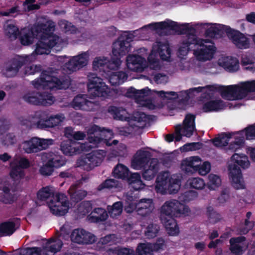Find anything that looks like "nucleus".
Returning <instances> with one entry per match:
<instances>
[{
	"label": "nucleus",
	"instance_id": "f257e3e1",
	"mask_svg": "<svg viewBox=\"0 0 255 255\" xmlns=\"http://www.w3.org/2000/svg\"><path fill=\"white\" fill-rule=\"evenodd\" d=\"M147 28L155 31L168 30L174 31L179 34H187V38L182 42L178 50L179 54L183 56L186 55L189 51H194L199 41L195 34V29L190 26L189 23L179 25L177 22L167 19L165 21L152 22L144 25V29Z\"/></svg>",
	"mask_w": 255,
	"mask_h": 255
},
{
	"label": "nucleus",
	"instance_id": "f03ea898",
	"mask_svg": "<svg viewBox=\"0 0 255 255\" xmlns=\"http://www.w3.org/2000/svg\"><path fill=\"white\" fill-rule=\"evenodd\" d=\"M188 207L177 200L166 201L160 210V219L168 233L171 236L177 235L179 229L174 217L188 212Z\"/></svg>",
	"mask_w": 255,
	"mask_h": 255
},
{
	"label": "nucleus",
	"instance_id": "7ed1b4c3",
	"mask_svg": "<svg viewBox=\"0 0 255 255\" xmlns=\"http://www.w3.org/2000/svg\"><path fill=\"white\" fill-rule=\"evenodd\" d=\"M55 27L54 23L51 21L38 23L34 26L33 32L39 38L35 50L36 54H49L50 49L60 42L59 36L52 34Z\"/></svg>",
	"mask_w": 255,
	"mask_h": 255
},
{
	"label": "nucleus",
	"instance_id": "20e7f679",
	"mask_svg": "<svg viewBox=\"0 0 255 255\" xmlns=\"http://www.w3.org/2000/svg\"><path fill=\"white\" fill-rule=\"evenodd\" d=\"M231 161L228 166L229 176L233 187L236 189H244L245 185L240 168L246 169L250 166L247 156L244 154L234 153L231 157Z\"/></svg>",
	"mask_w": 255,
	"mask_h": 255
},
{
	"label": "nucleus",
	"instance_id": "39448f33",
	"mask_svg": "<svg viewBox=\"0 0 255 255\" xmlns=\"http://www.w3.org/2000/svg\"><path fill=\"white\" fill-rule=\"evenodd\" d=\"M56 70L51 69L43 71L39 78L32 81L34 87L37 90L42 89H65L69 87V82L68 80H60L55 77L54 74L57 73Z\"/></svg>",
	"mask_w": 255,
	"mask_h": 255
},
{
	"label": "nucleus",
	"instance_id": "423d86ee",
	"mask_svg": "<svg viewBox=\"0 0 255 255\" xmlns=\"http://www.w3.org/2000/svg\"><path fill=\"white\" fill-rule=\"evenodd\" d=\"M105 156L104 150H95L79 157L76 161V166L81 167L86 171H90L99 166Z\"/></svg>",
	"mask_w": 255,
	"mask_h": 255
},
{
	"label": "nucleus",
	"instance_id": "0eeeda50",
	"mask_svg": "<svg viewBox=\"0 0 255 255\" xmlns=\"http://www.w3.org/2000/svg\"><path fill=\"white\" fill-rule=\"evenodd\" d=\"M208 91L219 92L221 97L226 100H239L243 99L241 85H232L227 86L218 85H207Z\"/></svg>",
	"mask_w": 255,
	"mask_h": 255
},
{
	"label": "nucleus",
	"instance_id": "6e6552de",
	"mask_svg": "<svg viewBox=\"0 0 255 255\" xmlns=\"http://www.w3.org/2000/svg\"><path fill=\"white\" fill-rule=\"evenodd\" d=\"M175 176H171L170 173L167 171L159 174L156 178L155 190L157 193L162 194L166 192L168 189L171 190V188L174 185L179 186L180 181Z\"/></svg>",
	"mask_w": 255,
	"mask_h": 255
},
{
	"label": "nucleus",
	"instance_id": "1a4fd4ad",
	"mask_svg": "<svg viewBox=\"0 0 255 255\" xmlns=\"http://www.w3.org/2000/svg\"><path fill=\"white\" fill-rule=\"evenodd\" d=\"M48 206L53 214L62 216L67 212L70 203L63 194H57L48 202Z\"/></svg>",
	"mask_w": 255,
	"mask_h": 255
},
{
	"label": "nucleus",
	"instance_id": "9d476101",
	"mask_svg": "<svg viewBox=\"0 0 255 255\" xmlns=\"http://www.w3.org/2000/svg\"><path fill=\"white\" fill-rule=\"evenodd\" d=\"M197 40L199 41L193 52L197 59L200 61L212 59L216 50L215 46L213 45H205L204 43L207 42L203 39L197 37Z\"/></svg>",
	"mask_w": 255,
	"mask_h": 255
},
{
	"label": "nucleus",
	"instance_id": "9b49d317",
	"mask_svg": "<svg viewBox=\"0 0 255 255\" xmlns=\"http://www.w3.org/2000/svg\"><path fill=\"white\" fill-rule=\"evenodd\" d=\"M132 34L125 33L122 35L113 44L112 52L116 57H120L127 53L130 49V42L132 41Z\"/></svg>",
	"mask_w": 255,
	"mask_h": 255
},
{
	"label": "nucleus",
	"instance_id": "f8f14e48",
	"mask_svg": "<svg viewBox=\"0 0 255 255\" xmlns=\"http://www.w3.org/2000/svg\"><path fill=\"white\" fill-rule=\"evenodd\" d=\"M224 30L227 35L237 47L239 49H247L250 47V40L243 33L239 30L232 29L229 26H224Z\"/></svg>",
	"mask_w": 255,
	"mask_h": 255
},
{
	"label": "nucleus",
	"instance_id": "ddd939ff",
	"mask_svg": "<svg viewBox=\"0 0 255 255\" xmlns=\"http://www.w3.org/2000/svg\"><path fill=\"white\" fill-rule=\"evenodd\" d=\"M49 140L33 137L23 143V149L27 153H36L46 149L49 145Z\"/></svg>",
	"mask_w": 255,
	"mask_h": 255
},
{
	"label": "nucleus",
	"instance_id": "4468645a",
	"mask_svg": "<svg viewBox=\"0 0 255 255\" xmlns=\"http://www.w3.org/2000/svg\"><path fill=\"white\" fill-rule=\"evenodd\" d=\"M71 241L79 244H90L96 241V237L83 229H75L71 235Z\"/></svg>",
	"mask_w": 255,
	"mask_h": 255
},
{
	"label": "nucleus",
	"instance_id": "2eb2a0df",
	"mask_svg": "<svg viewBox=\"0 0 255 255\" xmlns=\"http://www.w3.org/2000/svg\"><path fill=\"white\" fill-rule=\"evenodd\" d=\"M88 60L89 54L87 52H84L77 56L73 57L65 63L64 66L69 71L73 72L86 66Z\"/></svg>",
	"mask_w": 255,
	"mask_h": 255
},
{
	"label": "nucleus",
	"instance_id": "dca6fc26",
	"mask_svg": "<svg viewBox=\"0 0 255 255\" xmlns=\"http://www.w3.org/2000/svg\"><path fill=\"white\" fill-rule=\"evenodd\" d=\"M25 59L23 57H17L13 59L7 64L3 71L6 77H9L14 76L23 64H25Z\"/></svg>",
	"mask_w": 255,
	"mask_h": 255
},
{
	"label": "nucleus",
	"instance_id": "f3484780",
	"mask_svg": "<svg viewBox=\"0 0 255 255\" xmlns=\"http://www.w3.org/2000/svg\"><path fill=\"white\" fill-rule=\"evenodd\" d=\"M62 245L60 239H51L45 243L42 249H40L41 255H54L60 250Z\"/></svg>",
	"mask_w": 255,
	"mask_h": 255
},
{
	"label": "nucleus",
	"instance_id": "a211bd4d",
	"mask_svg": "<svg viewBox=\"0 0 255 255\" xmlns=\"http://www.w3.org/2000/svg\"><path fill=\"white\" fill-rule=\"evenodd\" d=\"M80 183L77 182L72 184L68 190L71 202L75 204L84 199L87 195V191L83 189H78ZM72 205V203H70Z\"/></svg>",
	"mask_w": 255,
	"mask_h": 255
},
{
	"label": "nucleus",
	"instance_id": "6ab92c4d",
	"mask_svg": "<svg viewBox=\"0 0 255 255\" xmlns=\"http://www.w3.org/2000/svg\"><path fill=\"white\" fill-rule=\"evenodd\" d=\"M127 64L128 68L136 72L143 71V59L139 55H129L127 57Z\"/></svg>",
	"mask_w": 255,
	"mask_h": 255
},
{
	"label": "nucleus",
	"instance_id": "aec40b11",
	"mask_svg": "<svg viewBox=\"0 0 255 255\" xmlns=\"http://www.w3.org/2000/svg\"><path fill=\"white\" fill-rule=\"evenodd\" d=\"M61 150L63 152L68 155H72L74 154L80 153L81 150L88 151L86 149L85 144L77 146L76 143H72L70 140L63 141L60 145Z\"/></svg>",
	"mask_w": 255,
	"mask_h": 255
},
{
	"label": "nucleus",
	"instance_id": "412c9836",
	"mask_svg": "<svg viewBox=\"0 0 255 255\" xmlns=\"http://www.w3.org/2000/svg\"><path fill=\"white\" fill-rule=\"evenodd\" d=\"M147 152L144 150V159L146 157ZM159 168V162L156 158H153L150 161L148 168L146 169V164L144 163V180H150L157 174Z\"/></svg>",
	"mask_w": 255,
	"mask_h": 255
},
{
	"label": "nucleus",
	"instance_id": "4be33fe9",
	"mask_svg": "<svg viewBox=\"0 0 255 255\" xmlns=\"http://www.w3.org/2000/svg\"><path fill=\"white\" fill-rule=\"evenodd\" d=\"M195 115L189 113L187 114L183 121V135L187 137H191L195 129Z\"/></svg>",
	"mask_w": 255,
	"mask_h": 255
},
{
	"label": "nucleus",
	"instance_id": "5701e85b",
	"mask_svg": "<svg viewBox=\"0 0 255 255\" xmlns=\"http://www.w3.org/2000/svg\"><path fill=\"white\" fill-rule=\"evenodd\" d=\"M156 53L163 61H168L171 57V50L167 41L163 42L158 41L157 42Z\"/></svg>",
	"mask_w": 255,
	"mask_h": 255
},
{
	"label": "nucleus",
	"instance_id": "b1692460",
	"mask_svg": "<svg viewBox=\"0 0 255 255\" xmlns=\"http://www.w3.org/2000/svg\"><path fill=\"white\" fill-rule=\"evenodd\" d=\"M11 188V185L9 182L4 183L1 189L0 190V202L4 204H11L13 202L14 197L10 192Z\"/></svg>",
	"mask_w": 255,
	"mask_h": 255
},
{
	"label": "nucleus",
	"instance_id": "393cba45",
	"mask_svg": "<svg viewBox=\"0 0 255 255\" xmlns=\"http://www.w3.org/2000/svg\"><path fill=\"white\" fill-rule=\"evenodd\" d=\"M104 130V128L101 129L100 127L96 125L90 128L87 130V133L89 135L90 142L97 143L104 139L103 131Z\"/></svg>",
	"mask_w": 255,
	"mask_h": 255
},
{
	"label": "nucleus",
	"instance_id": "a878e982",
	"mask_svg": "<svg viewBox=\"0 0 255 255\" xmlns=\"http://www.w3.org/2000/svg\"><path fill=\"white\" fill-rule=\"evenodd\" d=\"M225 107L224 102L221 99L210 100L205 103L203 105L202 110L205 113L218 111Z\"/></svg>",
	"mask_w": 255,
	"mask_h": 255
},
{
	"label": "nucleus",
	"instance_id": "bb28decb",
	"mask_svg": "<svg viewBox=\"0 0 255 255\" xmlns=\"http://www.w3.org/2000/svg\"><path fill=\"white\" fill-rule=\"evenodd\" d=\"M126 95L128 97L134 100L139 107L143 106V90H136L134 88L128 89Z\"/></svg>",
	"mask_w": 255,
	"mask_h": 255
},
{
	"label": "nucleus",
	"instance_id": "cd10ccee",
	"mask_svg": "<svg viewBox=\"0 0 255 255\" xmlns=\"http://www.w3.org/2000/svg\"><path fill=\"white\" fill-rule=\"evenodd\" d=\"M128 74L123 71L112 73L109 76V82L113 86H118L123 83L128 78Z\"/></svg>",
	"mask_w": 255,
	"mask_h": 255
},
{
	"label": "nucleus",
	"instance_id": "c85d7f7f",
	"mask_svg": "<svg viewBox=\"0 0 255 255\" xmlns=\"http://www.w3.org/2000/svg\"><path fill=\"white\" fill-rule=\"evenodd\" d=\"M231 137L232 134L230 133H222L218 137L212 139V143L217 147L225 146L228 145Z\"/></svg>",
	"mask_w": 255,
	"mask_h": 255
},
{
	"label": "nucleus",
	"instance_id": "c756f323",
	"mask_svg": "<svg viewBox=\"0 0 255 255\" xmlns=\"http://www.w3.org/2000/svg\"><path fill=\"white\" fill-rule=\"evenodd\" d=\"M39 105L48 106L55 101L54 97L51 93L46 92H39Z\"/></svg>",
	"mask_w": 255,
	"mask_h": 255
},
{
	"label": "nucleus",
	"instance_id": "7c9ffc66",
	"mask_svg": "<svg viewBox=\"0 0 255 255\" xmlns=\"http://www.w3.org/2000/svg\"><path fill=\"white\" fill-rule=\"evenodd\" d=\"M15 224L12 222H6L0 225V236H9L15 230Z\"/></svg>",
	"mask_w": 255,
	"mask_h": 255
},
{
	"label": "nucleus",
	"instance_id": "2f4dec72",
	"mask_svg": "<svg viewBox=\"0 0 255 255\" xmlns=\"http://www.w3.org/2000/svg\"><path fill=\"white\" fill-rule=\"evenodd\" d=\"M224 68L229 72H236L239 68V61L237 58H227L224 62Z\"/></svg>",
	"mask_w": 255,
	"mask_h": 255
},
{
	"label": "nucleus",
	"instance_id": "473e14b6",
	"mask_svg": "<svg viewBox=\"0 0 255 255\" xmlns=\"http://www.w3.org/2000/svg\"><path fill=\"white\" fill-rule=\"evenodd\" d=\"M123 205L122 202H117L112 206L107 207V211L112 218H116L121 215L123 212Z\"/></svg>",
	"mask_w": 255,
	"mask_h": 255
},
{
	"label": "nucleus",
	"instance_id": "72a5a7b5",
	"mask_svg": "<svg viewBox=\"0 0 255 255\" xmlns=\"http://www.w3.org/2000/svg\"><path fill=\"white\" fill-rule=\"evenodd\" d=\"M5 34L11 40L15 39L19 34L18 28L14 24L6 22L4 25Z\"/></svg>",
	"mask_w": 255,
	"mask_h": 255
},
{
	"label": "nucleus",
	"instance_id": "f704fd0d",
	"mask_svg": "<svg viewBox=\"0 0 255 255\" xmlns=\"http://www.w3.org/2000/svg\"><path fill=\"white\" fill-rule=\"evenodd\" d=\"M206 214L210 223L213 224L219 222L222 219L221 214L211 206L207 208Z\"/></svg>",
	"mask_w": 255,
	"mask_h": 255
},
{
	"label": "nucleus",
	"instance_id": "c9c22d12",
	"mask_svg": "<svg viewBox=\"0 0 255 255\" xmlns=\"http://www.w3.org/2000/svg\"><path fill=\"white\" fill-rule=\"evenodd\" d=\"M128 169L122 164H118L113 172V176L118 178L125 179L128 177Z\"/></svg>",
	"mask_w": 255,
	"mask_h": 255
},
{
	"label": "nucleus",
	"instance_id": "e433bc0d",
	"mask_svg": "<svg viewBox=\"0 0 255 255\" xmlns=\"http://www.w3.org/2000/svg\"><path fill=\"white\" fill-rule=\"evenodd\" d=\"M240 85L243 98H245L248 93L255 92V80L242 82Z\"/></svg>",
	"mask_w": 255,
	"mask_h": 255
},
{
	"label": "nucleus",
	"instance_id": "4c0bfd02",
	"mask_svg": "<svg viewBox=\"0 0 255 255\" xmlns=\"http://www.w3.org/2000/svg\"><path fill=\"white\" fill-rule=\"evenodd\" d=\"M132 166L136 169L141 168L143 166V150H138L133 156L131 163Z\"/></svg>",
	"mask_w": 255,
	"mask_h": 255
},
{
	"label": "nucleus",
	"instance_id": "58836bf2",
	"mask_svg": "<svg viewBox=\"0 0 255 255\" xmlns=\"http://www.w3.org/2000/svg\"><path fill=\"white\" fill-rule=\"evenodd\" d=\"M88 87L89 91L91 90H93L96 86H98L100 84L104 83L103 80L98 77L95 73H90L88 75Z\"/></svg>",
	"mask_w": 255,
	"mask_h": 255
},
{
	"label": "nucleus",
	"instance_id": "ea45409f",
	"mask_svg": "<svg viewBox=\"0 0 255 255\" xmlns=\"http://www.w3.org/2000/svg\"><path fill=\"white\" fill-rule=\"evenodd\" d=\"M36 116L39 118V128H46L47 126H49V121L48 114L45 111H37L36 112Z\"/></svg>",
	"mask_w": 255,
	"mask_h": 255
},
{
	"label": "nucleus",
	"instance_id": "a19ab883",
	"mask_svg": "<svg viewBox=\"0 0 255 255\" xmlns=\"http://www.w3.org/2000/svg\"><path fill=\"white\" fill-rule=\"evenodd\" d=\"M40 253V248H31L15 250L12 255H41Z\"/></svg>",
	"mask_w": 255,
	"mask_h": 255
},
{
	"label": "nucleus",
	"instance_id": "79ce46f5",
	"mask_svg": "<svg viewBox=\"0 0 255 255\" xmlns=\"http://www.w3.org/2000/svg\"><path fill=\"white\" fill-rule=\"evenodd\" d=\"M187 183L190 188L197 190H201L205 186L204 181L199 177H194L189 178L187 181Z\"/></svg>",
	"mask_w": 255,
	"mask_h": 255
},
{
	"label": "nucleus",
	"instance_id": "37998d69",
	"mask_svg": "<svg viewBox=\"0 0 255 255\" xmlns=\"http://www.w3.org/2000/svg\"><path fill=\"white\" fill-rule=\"evenodd\" d=\"M108 90V86L104 82L96 86L93 90H91L89 92L95 97H104L107 94Z\"/></svg>",
	"mask_w": 255,
	"mask_h": 255
},
{
	"label": "nucleus",
	"instance_id": "c03bdc74",
	"mask_svg": "<svg viewBox=\"0 0 255 255\" xmlns=\"http://www.w3.org/2000/svg\"><path fill=\"white\" fill-rule=\"evenodd\" d=\"M10 166L11 169L9 174L14 181H18L24 177V171L21 168L14 165H10Z\"/></svg>",
	"mask_w": 255,
	"mask_h": 255
},
{
	"label": "nucleus",
	"instance_id": "a18cd8bd",
	"mask_svg": "<svg viewBox=\"0 0 255 255\" xmlns=\"http://www.w3.org/2000/svg\"><path fill=\"white\" fill-rule=\"evenodd\" d=\"M159 227L155 224H149L144 231V236L147 239H152L156 237L159 231Z\"/></svg>",
	"mask_w": 255,
	"mask_h": 255
},
{
	"label": "nucleus",
	"instance_id": "49530a36",
	"mask_svg": "<svg viewBox=\"0 0 255 255\" xmlns=\"http://www.w3.org/2000/svg\"><path fill=\"white\" fill-rule=\"evenodd\" d=\"M126 178L127 179V180L129 184H134L133 185V188L135 190H138L140 189V186L138 187L135 185L137 184L140 186L142 185V181L140 180V176L138 173H134L129 174V173L128 172V177H126Z\"/></svg>",
	"mask_w": 255,
	"mask_h": 255
},
{
	"label": "nucleus",
	"instance_id": "de8ad7c7",
	"mask_svg": "<svg viewBox=\"0 0 255 255\" xmlns=\"http://www.w3.org/2000/svg\"><path fill=\"white\" fill-rule=\"evenodd\" d=\"M37 198L40 200H45L50 197L53 198V191L48 186L43 187L37 194Z\"/></svg>",
	"mask_w": 255,
	"mask_h": 255
},
{
	"label": "nucleus",
	"instance_id": "09e8293b",
	"mask_svg": "<svg viewBox=\"0 0 255 255\" xmlns=\"http://www.w3.org/2000/svg\"><path fill=\"white\" fill-rule=\"evenodd\" d=\"M208 188L210 190H215L216 188L218 187L221 183V180L220 177L217 175L210 174L208 176Z\"/></svg>",
	"mask_w": 255,
	"mask_h": 255
},
{
	"label": "nucleus",
	"instance_id": "8fccbe9b",
	"mask_svg": "<svg viewBox=\"0 0 255 255\" xmlns=\"http://www.w3.org/2000/svg\"><path fill=\"white\" fill-rule=\"evenodd\" d=\"M201 162V158L198 156H192L190 157L189 160L186 161V171L188 172L187 169L192 168L193 171L196 172V169L199 168V165Z\"/></svg>",
	"mask_w": 255,
	"mask_h": 255
},
{
	"label": "nucleus",
	"instance_id": "3c124183",
	"mask_svg": "<svg viewBox=\"0 0 255 255\" xmlns=\"http://www.w3.org/2000/svg\"><path fill=\"white\" fill-rule=\"evenodd\" d=\"M198 196V193L194 191L189 190L185 192L179 197V199L180 201L186 203L194 200Z\"/></svg>",
	"mask_w": 255,
	"mask_h": 255
},
{
	"label": "nucleus",
	"instance_id": "603ef678",
	"mask_svg": "<svg viewBox=\"0 0 255 255\" xmlns=\"http://www.w3.org/2000/svg\"><path fill=\"white\" fill-rule=\"evenodd\" d=\"M150 249L155 252H157L160 250H163L166 246L165 240L162 238H158L157 239L156 242L153 244L145 243Z\"/></svg>",
	"mask_w": 255,
	"mask_h": 255
},
{
	"label": "nucleus",
	"instance_id": "864d4df0",
	"mask_svg": "<svg viewBox=\"0 0 255 255\" xmlns=\"http://www.w3.org/2000/svg\"><path fill=\"white\" fill-rule=\"evenodd\" d=\"M223 31L219 27L214 26H211L205 31V34L207 37L215 38L220 37L222 35Z\"/></svg>",
	"mask_w": 255,
	"mask_h": 255
},
{
	"label": "nucleus",
	"instance_id": "5fc2aeb1",
	"mask_svg": "<svg viewBox=\"0 0 255 255\" xmlns=\"http://www.w3.org/2000/svg\"><path fill=\"white\" fill-rule=\"evenodd\" d=\"M39 92H28L23 96L26 102L35 105H39Z\"/></svg>",
	"mask_w": 255,
	"mask_h": 255
},
{
	"label": "nucleus",
	"instance_id": "6e6d98bb",
	"mask_svg": "<svg viewBox=\"0 0 255 255\" xmlns=\"http://www.w3.org/2000/svg\"><path fill=\"white\" fill-rule=\"evenodd\" d=\"M34 28H33L32 31H28V32H23L21 34L20 36V42L23 45H28L31 44L33 42V37L32 34L36 35V33L33 32Z\"/></svg>",
	"mask_w": 255,
	"mask_h": 255
},
{
	"label": "nucleus",
	"instance_id": "4d7b16f0",
	"mask_svg": "<svg viewBox=\"0 0 255 255\" xmlns=\"http://www.w3.org/2000/svg\"><path fill=\"white\" fill-rule=\"evenodd\" d=\"M143 113L142 112H135L133 113L131 117L130 122H135L133 124L134 126L142 128L143 127L142 122L143 120Z\"/></svg>",
	"mask_w": 255,
	"mask_h": 255
},
{
	"label": "nucleus",
	"instance_id": "13d9d810",
	"mask_svg": "<svg viewBox=\"0 0 255 255\" xmlns=\"http://www.w3.org/2000/svg\"><path fill=\"white\" fill-rule=\"evenodd\" d=\"M89 101L86 99L85 95H78L75 97L73 101V106L75 109H81Z\"/></svg>",
	"mask_w": 255,
	"mask_h": 255
},
{
	"label": "nucleus",
	"instance_id": "bf43d9fd",
	"mask_svg": "<svg viewBox=\"0 0 255 255\" xmlns=\"http://www.w3.org/2000/svg\"><path fill=\"white\" fill-rule=\"evenodd\" d=\"M92 209L90 201H85L81 203L78 208L79 213L82 215H86L89 213Z\"/></svg>",
	"mask_w": 255,
	"mask_h": 255
},
{
	"label": "nucleus",
	"instance_id": "052dcab7",
	"mask_svg": "<svg viewBox=\"0 0 255 255\" xmlns=\"http://www.w3.org/2000/svg\"><path fill=\"white\" fill-rule=\"evenodd\" d=\"M109 59L106 57H98L96 58L93 62V68L95 70H98L101 67L107 65Z\"/></svg>",
	"mask_w": 255,
	"mask_h": 255
},
{
	"label": "nucleus",
	"instance_id": "680f3d73",
	"mask_svg": "<svg viewBox=\"0 0 255 255\" xmlns=\"http://www.w3.org/2000/svg\"><path fill=\"white\" fill-rule=\"evenodd\" d=\"M201 143L200 142H192L184 144L180 147L182 152H187L198 149L200 148Z\"/></svg>",
	"mask_w": 255,
	"mask_h": 255
},
{
	"label": "nucleus",
	"instance_id": "e2e57ef3",
	"mask_svg": "<svg viewBox=\"0 0 255 255\" xmlns=\"http://www.w3.org/2000/svg\"><path fill=\"white\" fill-rule=\"evenodd\" d=\"M229 250L233 255H242L244 251L243 247L240 245L230 243Z\"/></svg>",
	"mask_w": 255,
	"mask_h": 255
},
{
	"label": "nucleus",
	"instance_id": "0e129e2a",
	"mask_svg": "<svg viewBox=\"0 0 255 255\" xmlns=\"http://www.w3.org/2000/svg\"><path fill=\"white\" fill-rule=\"evenodd\" d=\"M154 209L153 200L144 198V217L151 213Z\"/></svg>",
	"mask_w": 255,
	"mask_h": 255
},
{
	"label": "nucleus",
	"instance_id": "69168bd1",
	"mask_svg": "<svg viewBox=\"0 0 255 255\" xmlns=\"http://www.w3.org/2000/svg\"><path fill=\"white\" fill-rule=\"evenodd\" d=\"M121 64V61L119 57L113 56L111 61L109 60L107 64V67L111 70L118 69Z\"/></svg>",
	"mask_w": 255,
	"mask_h": 255
},
{
	"label": "nucleus",
	"instance_id": "338daca9",
	"mask_svg": "<svg viewBox=\"0 0 255 255\" xmlns=\"http://www.w3.org/2000/svg\"><path fill=\"white\" fill-rule=\"evenodd\" d=\"M10 165H14L16 166L23 168H27L29 166V162L28 160L24 158H17L14 159L11 163Z\"/></svg>",
	"mask_w": 255,
	"mask_h": 255
},
{
	"label": "nucleus",
	"instance_id": "774afa93",
	"mask_svg": "<svg viewBox=\"0 0 255 255\" xmlns=\"http://www.w3.org/2000/svg\"><path fill=\"white\" fill-rule=\"evenodd\" d=\"M118 238L115 234H110L100 239L99 243L102 245L113 244L117 241Z\"/></svg>",
	"mask_w": 255,
	"mask_h": 255
}]
</instances>
